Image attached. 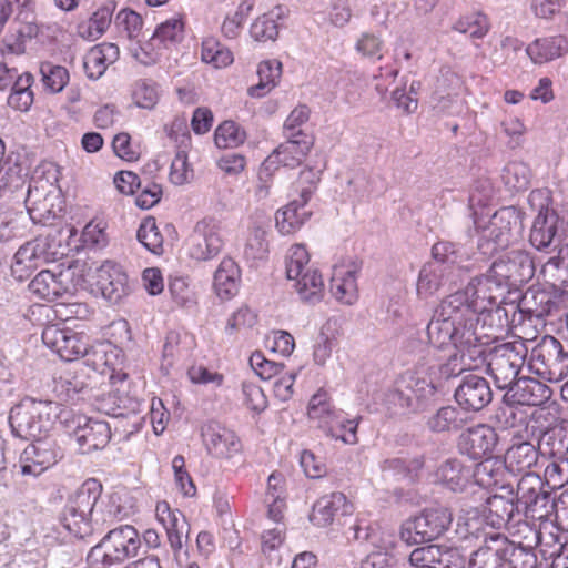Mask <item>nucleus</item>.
I'll return each mask as SVG.
<instances>
[{
	"label": "nucleus",
	"instance_id": "nucleus-54",
	"mask_svg": "<svg viewBox=\"0 0 568 568\" xmlns=\"http://www.w3.org/2000/svg\"><path fill=\"white\" fill-rule=\"evenodd\" d=\"M437 545L430 544L415 548L408 556L413 568H436Z\"/></svg>",
	"mask_w": 568,
	"mask_h": 568
},
{
	"label": "nucleus",
	"instance_id": "nucleus-35",
	"mask_svg": "<svg viewBox=\"0 0 568 568\" xmlns=\"http://www.w3.org/2000/svg\"><path fill=\"white\" fill-rule=\"evenodd\" d=\"M466 418L454 406L440 407L426 423L434 433L458 432L466 425Z\"/></svg>",
	"mask_w": 568,
	"mask_h": 568
},
{
	"label": "nucleus",
	"instance_id": "nucleus-6",
	"mask_svg": "<svg viewBox=\"0 0 568 568\" xmlns=\"http://www.w3.org/2000/svg\"><path fill=\"white\" fill-rule=\"evenodd\" d=\"M523 229L521 212L515 206H504L496 211L488 224L483 227L477 248L490 256L509 246Z\"/></svg>",
	"mask_w": 568,
	"mask_h": 568
},
{
	"label": "nucleus",
	"instance_id": "nucleus-44",
	"mask_svg": "<svg viewBox=\"0 0 568 568\" xmlns=\"http://www.w3.org/2000/svg\"><path fill=\"white\" fill-rule=\"evenodd\" d=\"M300 209L298 201H293L276 212V227L282 234H291L304 223L306 213H300Z\"/></svg>",
	"mask_w": 568,
	"mask_h": 568
},
{
	"label": "nucleus",
	"instance_id": "nucleus-12",
	"mask_svg": "<svg viewBox=\"0 0 568 568\" xmlns=\"http://www.w3.org/2000/svg\"><path fill=\"white\" fill-rule=\"evenodd\" d=\"M516 505L518 510L524 509L525 520L542 519L549 514L551 501V491L548 480H544L539 475L528 471L521 476L517 484Z\"/></svg>",
	"mask_w": 568,
	"mask_h": 568
},
{
	"label": "nucleus",
	"instance_id": "nucleus-15",
	"mask_svg": "<svg viewBox=\"0 0 568 568\" xmlns=\"http://www.w3.org/2000/svg\"><path fill=\"white\" fill-rule=\"evenodd\" d=\"M287 140L281 143L263 162V173L277 170L280 164L294 169L303 162L311 151L314 139L303 131L285 135Z\"/></svg>",
	"mask_w": 568,
	"mask_h": 568
},
{
	"label": "nucleus",
	"instance_id": "nucleus-51",
	"mask_svg": "<svg viewBox=\"0 0 568 568\" xmlns=\"http://www.w3.org/2000/svg\"><path fill=\"white\" fill-rule=\"evenodd\" d=\"M310 261L308 252L302 244H295L290 248L286 258V276L288 280H296L303 275L304 268Z\"/></svg>",
	"mask_w": 568,
	"mask_h": 568
},
{
	"label": "nucleus",
	"instance_id": "nucleus-36",
	"mask_svg": "<svg viewBox=\"0 0 568 568\" xmlns=\"http://www.w3.org/2000/svg\"><path fill=\"white\" fill-rule=\"evenodd\" d=\"M429 343L434 345L435 347L442 348L446 345L452 344L456 353L450 355L448 359L438 366V374L440 378L449 379L452 377H457L460 375L467 367H474V365H469V357L465 356L463 354L462 348L458 346V342L455 341V337H450L449 341H446L445 343H435V341L430 337V335L427 333Z\"/></svg>",
	"mask_w": 568,
	"mask_h": 568
},
{
	"label": "nucleus",
	"instance_id": "nucleus-64",
	"mask_svg": "<svg viewBox=\"0 0 568 568\" xmlns=\"http://www.w3.org/2000/svg\"><path fill=\"white\" fill-rule=\"evenodd\" d=\"M397 559L387 551H374L361 564V568H396Z\"/></svg>",
	"mask_w": 568,
	"mask_h": 568
},
{
	"label": "nucleus",
	"instance_id": "nucleus-61",
	"mask_svg": "<svg viewBox=\"0 0 568 568\" xmlns=\"http://www.w3.org/2000/svg\"><path fill=\"white\" fill-rule=\"evenodd\" d=\"M133 99L139 108L153 109L159 100L156 89L146 81H139L133 91Z\"/></svg>",
	"mask_w": 568,
	"mask_h": 568
},
{
	"label": "nucleus",
	"instance_id": "nucleus-53",
	"mask_svg": "<svg viewBox=\"0 0 568 568\" xmlns=\"http://www.w3.org/2000/svg\"><path fill=\"white\" fill-rule=\"evenodd\" d=\"M555 255L550 256L542 266L544 275L556 273L568 274V239L556 246Z\"/></svg>",
	"mask_w": 568,
	"mask_h": 568
},
{
	"label": "nucleus",
	"instance_id": "nucleus-17",
	"mask_svg": "<svg viewBox=\"0 0 568 568\" xmlns=\"http://www.w3.org/2000/svg\"><path fill=\"white\" fill-rule=\"evenodd\" d=\"M454 398L462 409L479 412L493 400V390L485 377L469 374L462 378Z\"/></svg>",
	"mask_w": 568,
	"mask_h": 568
},
{
	"label": "nucleus",
	"instance_id": "nucleus-20",
	"mask_svg": "<svg viewBox=\"0 0 568 568\" xmlns=\"http://www.w3.org/2000/svg\"><path fill=\"white\" fill-rule=\"evenodd\" d=\"M201 436L209 454L214 457L230 458L242 447L233 430L214 420L202 426Z\"/></svg>",
	"mask_w": 568,
	"mask_h": 568
},
{
	"label": "nucleus",
	"instance_id": "nucleus-11",
	"mask_svg": "<svg viewBox=\"0 0 568 568\" xmlns=\"http://www.w3.org/2000/svg\"><path fill=\"white\" fill-rule=\"evenodd\" d=\"M568 239V220L548 205H540L534 220L530 245L546 254L555 253L556 246Z\"/></svg>",
	"mask_w": 568,
	"mask_h": 568
},
{
	"label": "nucleus",
	"instance_id": "nucleus-49",
	"mask_svg": "<svg viewBox=\"0 0 568 568\" xmlns=\"http://www.w3.org/2000/svg\"><path fill=\"white\" fill-rule=\"evenodd\" d=\"M201 55L202 61L212 63L215 68L226 67L233 61L231 51L221 45L215 39L203 41Z\"/></svg>",
	"mask_w": 568,
	"mask_h": 568
},
{
	"label": "nucleus",
	"instance_id": "nucleus-33",
	"mask_svg": "<svg viewBox=\"0 0 568 568\" xmlns=\"http://www.w3.org/2000/svg\"><path fill=\"white\" fill-rule=\"evenodd\" d=\"M539 450L529 442L514 444L506 450L505 462L511 471H525L535 466Z\"/></svg>",
	"mask_w": 568,
	"mask_h": 568
},
{
	"label": "nucleus",
	"instance_id": "nucleus-2",
	"mask_svg": "<svg viewBox=\"0 0 568 568\" xmlns=\"http://www.w3.org/2000/svg\"><path fill=\"white\" fill-rule=\"evenodd\" d=\"M470 339L469 346L467 341L463 344L458 342L463 354L469 357V365L478 367L486 364V371L494 378L497 388L513 390L518 385L517 377L527 355L525 344L504 343L491 346L490 336L480 332Z\"/></svg>",
	"mask_w": 568,
	"mask_h": 568
},
{
	"label": "nucleus",
	"instance_id": "nucleus-22",
	"mask_svg": "<svg viewBox=\"0 0 568 568\" xmlns=\"http://www.w3.org/2000/svg\"><path fill=\"white\" fill-rule=\"evenodd\" d=\"M517 532H525V535L521 541L514 544L510 561L517 568H535L537 566L535 548L541 544V532L535 524L531 525L527 520L518 521Z\"/></svg>",
	"mask_w": 568,
	"mask_h": 568
},
{
	"label": "nucleus",
	"instance_id": "nucleus-37",
	"mask_svg": "<svg viewBox=\"0 0 568 568\" xmlns=\"http://www.w3.org/2000/svg\"><path fill=\"white\" fill-rule=\"evenodd\" d=\"M258 83L248 88L253 98H262L270 92L282 75V63L278 60L262 61L257 68Z\"/></svg>",
	"mask_w": 568,
	"mask_h": 568
},
{
	"label": "nucleus",
	"instance_id": "nucleus-21",
	"mask_svg": "<svg viewBox=\"0 0 568 568\" xmlns=\"http://www.w3.org/2000/svg\"><path fill=\"white\" fill-rule=\"evenodd\" d=\"M481 514L486 524L495 529L518 526V521L520 520L515 519L520 513L514 498H507L500 495H493L486 498Z\"/></svg>",
	"mask_w": 568,
	"mask_h": 568
},
{
	"label": "nucleus",
	"instance_id": "nucleus-28",
	"mask_svg": "<svg viewBox=\"0 0 568 568\" xmlns=\"http://www.w3.org/2000/svg\"><path fill=\"white\" fill-rule=\"evenodd\" d=\"M28 216L8 203L0 202V242L7 243L24 235Z\"/></svg>",
	"mask_w": 568,
	"mask_h": 568
},
{
	"label": "nucleus",
	"instance_id": "nucleus-16",
	"mask_svg": "<svg viewBox=\"0 0 568 568\" xmlns=\"http://www.w3.org/2000/svg\"><path fill=\"white\" fill-rule=\"evenodd\" d=\"M34 443L24 448L20 457L22 475L39 476L45 469L57 464L61 458V450L51 439L37 438Z\"/></svg>",
	"mask_w": 568,
	"mask_h": 568
},
{
	"label": "nucleus",
	"instance_id": "nucleus-3",
	"mask_svg": "<svg viewBox=\"0 0 568 568\" xmlns=\"http://www.w3.org/2000/svg\"><path fill=\"white\" fill-rule=\"evenodd\" d=\"M62 413L57 402L27 397L11 408L9 424L16 437L33 440L45 435Z\"/></svg>",
	"mask_w": 568,
	"mask_h": 568
},
{
	"label": "nucleus",
	"instance_id": "nucleus-9",
	"mask_svg": "<svg viewBox=\"0 0 568 568\" xmlns=\"http://www.w3.org/2000/svg\"><path fill=\"white\" fill-rule=\"evenodd\" d=\"M529 367L536 375L549 382H560L568 376V351L559 339L545 335L532 347Z\"/></svg>",
	"mask_w": 568,
	"mask_h": 568
},
{
	"label": "nucleus",
	"instance_id": "nucleus-58",
	"mask_svg": "<svg viewBox=\"0 0 568 568\" xmlns=\"http://www.w3.org/2000/svg\"><path fill=\"white\" fill-rule=\"evenodd\" d=\"M436 568H464L466 557L455 547H446L437 545Z\"/></svg>",
	"mask_w": 568,
	"mask_h": 568
},
{
	"label": "nucleus",
	"instance_id": "nucleus-56",
	"mask_svg": "<svg viewBox=\"0 0 568 568\" xmlns=\"http://www.w3.org/2000/svg\"><path fill=\"white\" fill-rule=\"evenodd\" d=\"M545 276L550 281V286L547 290L555 302V312H557L561 304L568 302V274L554 272L552 275Z\"/></svg>",
	"mask_w": 568,
	"mask_h": 568
},
{
	"label": "nucleus",
	"instance_id": "nucleus-8",
	"mask_svg": "<svg viewBox=\"0 0 568 568\" xmlns=\"http://www.w3.org/2000/svg\"><path fill=\"white\" fill-rule=\"evenodd\" d=\"M453 515L446 507L425 508L405 520L399 537L405 544L422 545L440 538L450 527Z\"/></svg>",
	"mask_w": 568,
	"mask_h": 568
},
{
	"label": "nucleus",
	"instance_id": "nucleus-23",
	"mask_svg": "<svg viewBox=\"0 0 568 568\" xmlns=\"http://www.w3.org/2000/svg\"><path fill=\"white\" fill-rule=\"evenodd\" d=\"M352 514V505L343 493H332L321 497L312 508L310 521L317 527H326L341 516Z\"/></svg>",
	"mask_w": 568,
	"mask_h": 568
},
{
	"label": "nucleus",
	"instance_id": "nucleus-18",
	"mask_svg": "<svg viewBox=\"0 0 568 568\" xmlns=\"http://www.w3.org/2000/svg\"><path fill=\"white\" fill-rule=\"evenodd\" d=\"M42 341L64 361H72L80 355L84 356L88 352V345L83 342L82 335L69 328H61L55 324L45 326L42 332Z\"/></svg>",
	"mask_w": 568,
	"mask_h": 568
},
{
	"label": "nucleus",
	"instance_id": "nucleus-14",
	"mask_svg": "<svg viewBox=\"0 0 568 568\" xmlns=\"http://www.w3.org/2000/svg\"><path fill=\"white\" fill-rule=\"evenodd\" d=\"M498 445V434L494 427L486 424L467 428L457 439L458 452L473 460L490 459Z\"/></svg>",
	"mask_w": 568,
	"mask_h": 568
},
{
	"label": "nucleus",
	"instance_id": "nucleus-39",
	"mask_svg": "<svg viewBox=\"0 0 568 568\" xmlns=\"http://www.w3.org/2000/svg\"><path fill=\"white\" fill-rule=\"evenodd\" d=\"M123 508L112 498L108 503L100 500L95 507V513L91 518L90 526L93 528V535H101L115 521L122 519Z\"/></svg>",
	"mask_w": 568,
	"mask_h": 568
},
{
	"label": "nucleus",
	"instance_id": "nucleus-13",
	"mask_svg": "<svg viewBox=\"0 0 568 568\" xmlns=\"http://www.w3.org/2000/svg\"><path fill=\"white\" fill-rule=\"evenodd\" d=\"M224 246L221 222L214 217H204L196 222L187 240L191 258L205 262L220 254Z\"/></svg>",
	"mask_w": 568,
	"mask_h": 568
},
{
	"label": "nucleus",
	"instance_id": "nucleus-19",
	"mask_svg": "<svg viewBox=\"0 0 568 568\" xmlns=\"http://www.w3.org/2000/svg\"><path fill=\"white\" fill-rule=\"evenodd\" d=\"M95 286L111 304H119L131 292L126 273L112 262H105L97 270Z\"/></svg>",
	"mask_w": 568,
	"mask_h": 568
},
{
	"label": "nucleus",
	"instance_id": "nucleus-55",
	"mask_svg": "<svg viewBox=\"0 0 568 568\" xmlns=\"http://www.w3.org/2000/svg\"><path fill=\"white\" fill-rule=\"evenodd\" d=\"M84 368H78L75 371H68L64 375L59 377L57 382L67 393L68 397L83 392L88 387V383L84 381Z\"/></svg>",
	"mask_w": 568,
	"mask_h": 568
},
{
	"label": "nucleus",
	"instance_id": "nucleus-62",
	"mask_svg": "<svg viewBox=\"0 0 568 568\" xmlns=\"http://www.w3.org/2000/svg\"><path fill=\"white\" fill-rule=\"evenodd\" d=\"M242 392L245 398V405L251 410L261 413L267 407V399L260 386L244 382L242 384Z\"/></svg>",
	"mask_w": 568,
	"mask_h": 568
},
{
	"label": "nucleus",
	"instance_id": "nucleus-50",
	"mask_svg": "<svg viewBox=\"0 0 568 568\" xmlns=\"http://www.w3.org/2000/svg\"><path fill=\"white\" fill-rule=\"evenodd\" d=\"M454 29L470 38L481 39L488 31L487 18L481 13L463 17L455 22Z\"/></svg>",
	"mask_w": 568,
	"mask_h": 568
},
{
	"label": "nucleus",
	"instance_id": "nucleus-57",
	"mask_svg": "<svg viewBox=\"0 0 568 568\" xmlns=\"http://www.w3.org/2000/svg\"><path fill=\"white\" fill-rule=\"evenodd\" d=\"M250 365L263 379H270L284 369V364L266 359L261 352L251 355Z\"/></svg>",
	"mask_w": 568,
	"mask_h": 568
},
{
	"label": "nucleus",
	"instance_id": "nucleus-34",
	"mask_svg": "<svg viewBox=\"0 0 568 568\" xmlns=\"http://www.w3.org/2000/svg\"><path fill=\"white\" fill-rule=\"evenodd\" d=\"M240 278V268L236 263L227 257L223 258L214 273V288L222 298H230L237 288V280Z\"/></svg>",
	"mask_w": 568,
	"mask_h": 568
},
{
	"label": "nucleus",
	"instance_id": "nucleus-38",
	"mask_svg": "<svg viewBox=\"0 0 568 568\" xmlns=\"http://www.w3.org/2000/svg\"><path fill=\"white\" fill-rule=\"evenodd\" d=\"M285 17V9L282 6L275 7L268 13L257 18L251 26L250 33L256 41H274L278 36L280 24L276 20Z\"/></svg>",
	"mask_w": 568,
	"mask_h": 568
},
{
	"label": "nucleus",
	"instance_id": "nucleus-10",
	"mask_svg": "<svg viewBox=\"0 0 568 568\" xmlns=\"http://www.w3.org/2000/svg\"><path fill=\"white\" fill-rule=\"evenodd\" d=\"M487 272L497 286L518 290L534 277L535 263L527 251L511 250L494 261Z\"/></svg>",
	"mask_w": 568,
	"mask_h": 568
},
{
	"label": "nucleus",
	"instance_id": "nucleus-60",
	"mask_svg": "<svg viewBox=\"0 0 568 568\" xmlns=\"http://www.w3.org/2000/svg\"><path fill=\"white\" fill-rule=\"evenodd\" d=\"M115 24L126 31L129 39H134L142 29L143 20L135 11L122 9L115 17Z\"/></svg>",
	"mask_w": 568,
	"mask_h": 568
},
{
	"label": "nucleus",
	"instance_id": "nucleus-24",
	"mask_svg": "<svg viewBox=\"0 0 568 568\" xmlns=\"http://www.w3.org/2000/svg\"><path fill=\"white\" fill-rule=\"evenodd\" d=\"M79 450L82 454L104 448L111 439V428L106 422L87 419L84 425L78 424L74 430Z\"/></svg>",
	"mask_w": 568,
	"mask_h": 568
},
{
	"label": "nucleus",
	"instance_id": "nucleus-47",
	"mask_svg": "<svg viewBox=\"0 0 568 568\" xmlns=\"http://www.w3.org/2000/svg\"><path fill=\"white\" fill-rule=\"evenodd\" d=\"M245 132L234 121H224L214 133V141L217 148H235L245 141Z\"/></svg>",
	"mask_w": 568,
	"mask_h": 568
},
{
	"label": "nucleus",
	"instance_id": "nucleus-40",
	"mask_svg": "<svg viewBox=\"0 0 568 568\" xmlns=\"http://www.w3.org/2000/svg\"><path fill=\"white\" fill-rule=\"evenodd\" d=\"M295 281L294 286L304 302L315 304L321 301L324 283L322 275L316 270H307Z\"/></svg>",
	"mask_w": 568,
	"mask_h": 568
},
{
	"label": "nucleus",
	"instance_id": "nucleus-48",
	"mask_svg": "<svg viewBox=\"0 0 568 568\" xmlns=\"http://www.w3.org/2000/svg\"><path fill=\"white\" fill-rule=\"evenodd\" d=\"M191 135L189 131H185L181 134V141L179 145V150L175 154V158L173 159L171 163V172L170 178L171 181L174 184L181 185L183 184L187 179V154L185 149H182L183 146L186 148L190 144Z\"/></svg>",
	"mask_w": 568,
	"mask_h": 568
},
{
	"label": "nucleus",
	"instance_id": "nucleus-41",
	"mask_svg": "<svg viewBox=\"0 0 568 568\" xmlns=\"http://www.w3.org/2000/svg\"><path fill=\"white\" fill-rule=\"evenodd\" d=\"M469 469L455 458L445 460L437 469V477L454 491L463 490L468 481Z\"/></svg>",
	"mask_w": 568,
	"mask_h": 568
},
{
	"label": "nucleus",
	"instance_id": "nucleus-32",
	"mask_svg": "<svg viewBox=\"0 0 568 568\" xmlns=\"http://www.w3.org/2000/svg\"><path fill=\"white\" fill-rule=\"evenodd\" d=\"M60 276H57L51 271L44 270L36 275L29 283V290L38 297L53 302L62 297L67 292V286L63 285Z\"/></svg>",
	"mask_w": 568,
	"mask_h": 568
},
{
	"label": "nucleus",
	"instance_id": "nucleus-59",
	"mask_svg": "<svg viewBox=\"0 0 568 568\" xmlns=\"http://www.w3.org/2000/svg\"><path fill=\"white\" fill-rule=\"evenodd\" d=\"M83 67L88 78L91 80H98L104 74L108 63L102 59L100 48L94 45L88 51L84 57Z\"/></svg>",
	"mask_w": 568,
	"mask_h": 568
},
{
	"label": "nucleus",
	"instance_id": "nucleus-43",
	"mask_svg": "<svg viewBox=\"0 0 568 568\" xmlns=\"http://www.w3.org/2000/svg\"><path fill=\"white\" fill-rule=\"evenodd\" d=\"M136 239L150 252L154 254L163 252V236L158 229L154 216L143 219L138 229Z\"/></svg>",
	"mask_w": 568,
	"mask_h": 568
},
{
	"label": "nucleus",
	"instance_id": "nucleus-5",
	"mask_svg": "<svg viewBox=\"0 0 568 568\" xmlns=\"http://www.w3.org/2000/svg\"><path fill=\"white\" fill-rule=\"evenodd\" d=\"M141 548L139 532L131 525L110 529L87 556L90 568H109L135 557Z\"/></svg>",
	"mask_w": 568,
	"mask_h": 568
},
{
	"label": "nucleus",
	"instance_id": "nucleus-26",
	"mask_svg": "<svg viewBox=\"0 0 568 568\" xmlns=\"http://www.w3.org/2000/svg\"><path fill=\"white\" fill-rule=\"evenodd\" d=\"M519 311L523 316L542 320L552 315L555 312V302L551 300L547 288H528L520 297L517 305L510 304Z\"/></svg>",
	"mask_w": 568,
	"mask_h": 568
},
{
	"label": "nucleus",
	"instance_id": "nucleus-1",
	"mask_svg": "<svg viewBox=\"0 0 568 568\" xmlns=\"http://www.w3.org/2000/svg\"><path fill=\"white\" fill-rule=\"evenodd\" d=\"M491 282L488 272L470 278L464 290H458L445 297L434 311L427 331L435 343H445L450 337L460 344L469 345L470 337L478 333L479 315L486 311L485 300L491 296L483 294L481 286Z\"/></svg>",
	"mask_w": 568,
	"mask_h": 568
},
{
	"label": "nucleus",
	"instance_id": "nucleus-31",
	"mask_svg": "<svg viewBox=\"0 0 568 568\" xmlns=\"http://www.w3.org/2000/svg\"><path fill=\"white\" fill-rule=\"evenodd\" d=\"M115 8L116 3L114 1H106L92 13L89 20L78 24V34L89 41L99 39L110 27Z\"/></svg>",
	"mask_w": 568,
	"mask_h": 568
},
{
	"label": "nucleus",
	"instance_id": "nucleus-42",
	"mask_svg": "<svg viewBox=\"0 0 568 568\" xmlns=\"http://www.w3.org/2000/svg\"><path fill=\"white\" fill-rule=\"evenodd\" d=\"M531 172L521 161H511L503 170L501 180L509 191L520 192L528 189Z\"/></svg>",
	"mask_w": 568,
	"mask_h": 568
},
{
	"label": "nucleus",
	"instance_id": "nucleus-25",
	"mask_svg": "<svg viewBox=\"0 0 568 568\" xmlns=\"http://www.w3.org/2000/svg\"><path fill=\"white\" fill-rule=\"evenodd\" d=\"M460 277L454 275V271H445L440 268V264L426 263L419 271L417 281V294L422 298H426L440 288L448 285L456 286Z\"/></svg>",
	"mask_w": 568,
	"mask_h": 568
},
{
	"label": "nucleus",
	"instance_id": "nucleus-7",
	"mask_svg": "<svg viewBox=\"0 0 568 568\" xmlns=\"http://www.w3.org/2000/svg\"><path fill=\"white\" fill-rule=\"evenodd\" d=\"M388 399L399 405L404 413L425 412L439 400L438 386L432 381L406 372L396 381Z\"/></svg>",
	"mask_w": 568,
	"mask_h": 568
},
{
	"label": "nucleus",
	"instance_id": "nucleus-52",
	"mask_svg": "<svg viewBox=\"0 0 568 568\" xmlns=\"http://www.w3.org/2000/svg\"><path fill=\"white\" fill-rule=\"evenodd\" d=\"M41 73L43 75V83L52 93H58L63 90L69 81V71L61 65H52L44 63L41 65Z\"/></svg>",
	"mask_w": 568,
	"mask_h": 568
},
{
	"label": "nucleus",
	"instance_id": "nucleus-46",
	"mask_svg": "<svg viewBox=\"0 0 568 568\" xmlns=\"http://www.w3.org/2000/svg\"><path fill=\"white\" fill-rule=\"evenodd\" d=\"M48 247L47 239L37 237L21 245L13 258L37 268L39 260H48Z\"/></svg>",
	"mask_w": 568,
	"mask_h": 568
},
{
	"label": "nucleus",
	"instance_id": "nucleus-27",
	"mask_svg": "<svg viewBox=\"0 0 568 568\" xmlns=\"http://www.w3.org/2000/svg\"><path fill=\"white\" fill-rule=\"evenodd\" d=\"M515 395H509L507 392L503 402L495 408L493 415L490 416V422L500 429H510L515 427H520L526 423L527 416L525 410L518 405L520 403H530V398H527L525 395H521V398L516 403L513 400Z\"/></svg>",
	"mask_w": 568,
	"mask_h": 568
},
{
	"label": "nucleus",
	"instance_id": "nucleus-4",
	"mask_svg": "<svg viewBox=\"0 0 568 568\" xmlns=\"http://www.w3.org/2000/svg\"><path fill=\"white\" fill-rule=\"evenodd\" d=\"M102 490V484L98 479L89 478L68 498L60 520L74 537L84 539L93 535L90 521Z\"/></svg>",
	"mask_w": 568,
	"mask_h": 568
},
{
	"label": "nucleus",
	"instance_id": "nucleus-63",
	"mask_svg": "<svg viewBox=\"0 0 568 568\" xmlns=\"http://www.w3.org/2000/svg\"><path fill=\"white\" fill-rule=\"evenodd\" d=\"M361 419L362 417L358 416L354 419L342 420L338 424V432H336L333 427H328L326 434L332 438L341 439L346 444H356V433Z\"/></svg>",
	"mask_w": 568,
	"mask_h": 568
},
{
	"label": "nucleus",
	"instance_id": "nucleus-45",
	"mask_svg": "<svg viewBox=\"0 0 568 568\" xmlns=\"http://www.w3.org/2000/svg\"><path fill=\"white\" fill-rule=\"evenodd\" d=\"M184 33V23L181 19H170L156 27L151 41H158L164 48L176 44L182 41Z\"/></svg>",
	"mask_w": 568,
	"mask_h": 568
},
{
	"label": "nucleus",
	"instance_id": "nucleus-30",
	"mask_svg": "<svg viewBox=\"0 0 568 568\" xmlns=\"http://www.w3.org/2000/svg\"><path fill=\"white\" fill-rule=\"evenodd\" d=\"M463 253L458 245L449 241H438L432 247V264H440L445 271H454V275L460 277L464 272H469L468 266L462 265Z\"/></svg>",
	"mask_w": 568,
	"mask_h": 568
},
{
	"label": "nucleus",
	"instance_id": "nucleus-29",
	"mask_svg": "<svg viewBox=\"0 0 568 568\" xmlns=\"http://www.w3.org/2000/svg\"><path fill=\"white\" fill-rule=\"evenodd\" d=\"M526 52L535 63L542 64L568 52V39L564 36L536 39Z\"/></svg>",
	"mask_w": 568,
	"mask_h": 568
}]
</instances>
